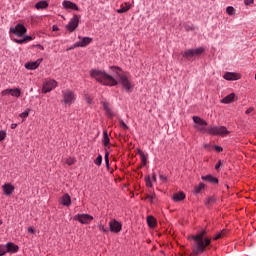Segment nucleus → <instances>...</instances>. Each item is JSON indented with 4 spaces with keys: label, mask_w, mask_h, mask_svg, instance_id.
<instances>
[{
    "label": "nucleus",
    "mask_w": 256,
    "mask_h": 256,
    "mask_svg": "<svg viewBox=\"0 0 256 256\" xmlns=\"http://www.w3.org/2000/svg\"><path fill=\"white\" fill-rule=\"evenodd\" d=\"M11 129H17V124H11Z\"/></svg>",
    "instance_id": "obj_52"
},
{
    "label": "nucleus",
    "mask_w": 256,
    "mask_h": 256,
    "mask_svg": "<svg viewBox=\"0 0 256 256\" xmlns=\"http://www.w3.org/2000/svg\"><path fill=\"white\" fill-rule=\"evenodd\" d=\"M55 87H57V81L49 80L44 83V85L42 87V92L50 93V91H53V89H55Z\"/></svg>",
    "instance_id": "obj_9"
},
{
    "label": "nucleus",
    "mask_w": 256,
    "mask_h": 256,
    "mask_svg": "<svg viewBox=\"0 0 256 256\" xmlns=\"http://www.w3.org/2000/svg\"><path fill=\"white\" fill-rule=\"evenodd\" d=\"M81 19V16L74 15L72 19L69 21V23L66 25V29L70 31V33H73L77 27H79V20Z\"/></svg>",
    "instance_id": "obj_6"
},
{
    "label": "nucleus",
    "mask_w": 256,
    "mask_h": 256,
    "mask_svg": "<svg viewBox=\"0 0 256 256\" xmlns=\"http://www.w3.org/2000/svg\"><path fill=\"white\" fill-rule=\"evenodd\" d=\"M11 89H6L2 91V95H9V93H11Z\"/></svg>",
    "instance_id": "obj_44"
},
{
    "label": "nucleus",
    "mask_w": 256,
    "mask_h": 256,
    "mask_svg": "<svg viewBox=\"0 0 256 256\" xmlns=\"http://www.w3.org/2000/svg\"><path fill=\"white\" fill-rule=\"evenodd\" d=\"M49 7V3L47 1H40L35 4L36 9H47Z\"/></svg>",
    "instance_id": "obj_21"
},
{
    "label": "nucleus",
    "mask_w": 256,
    "mask_h": 256,
    "mask_svg": "<svg viewBox=\"0 0 256 256\" xmlns=\"http://www.w3.org/2000/svg\"><path fill=\"white\" fill-rule=\"evenodd\" d=\"M146 186L147 187H153V183L151 182V180L149 178L146 179Z\"/></svg>",
    "instance_id": "obj_41"
},
{
    "label": "nucleus",
    "mask_w": 256,
    "mask_h": 256,
    "mask_svg": "<svg viewBox=\"0 0 256 256\" xmlns=\"http://www.w3.org/2000/svg\"><path fill=\"white\" fill-rule=\"evenodd\" d=\"M145 199H148L150 203H153V200L155 199V194H148Z\"/></svg>",
    "instance_id": "obj_35"
},
{
    "label": "nucleus",
    "mask_w": 256,
    "mask_h": 256,
    "mask_svg": "<svg viewBox=\"0 0 256 256\" xmlns=\"http://www.w3.org/2000/svg\"><path fill=\"white\" fill-rule=\"evenodd\" d=\"M207 235V231L203 230L199 232L197 235L192 236L194 241V254L199 255L205 251L208 245L211 244V239L205 237Z\"/></svg>",
    "instance_id": "obj_3"
},
{
    "label": "nucleus",
    "mask_w": 256,
    "mask_h": 256,
    "mask_svg": "<svg viewBox=\"0 0 256 256\" xmlns=\"http://www.w3.org/2000/svg\"><path fill=\"white\" fill-rule=\"evenodd\" d=\"M245 5H253L254 0H244Z\"/></svg>",
    "instance_id": "obj_43"
},
{
    "label": "nucleus",
    "mask_w": 256,
    "mask_h": 256,
    "mask_svg": "<svg viewBox=\"0 0 256 256\" xmlns=\"http://www.w3.org/2000/svg\"><path fill=\"white\" fill-rule=\"evenodd\" d=\"M246 115H249L250 113H253V108H249L246 110Z\"/></svg>",
    "instance_id": "obj_48"
},
{
    "label": "nucleus",
    "mask_w": 256,
    "mask_h": 256,
    "mask_svg": "<svg viewBox=\"0 0 256 256\" xmlns=\"http://www.w3.org/2000/svg\"><path fill=\"white\" fill-rule=\"evenodd\" d=\"M222 234L218 233L215 237H214V241H217V239H221Z\"/></svg>",
    "instance_id": "obj_47"
},
{
    "label": "nucleus",
    "mask_w": 256,
    "mask_h": 256,
    "mask_svg": "<svg viewBox=\"0 0 256 256\" xmlns=\"http://www.w3.org/2000/svg\"><path fill=\"white\" fill-rule=\"evenodd\" d=\"M14 41H15V43H18L19 45H23V43H25V38L20 39V40L15 39Z\"/></svg>",
    "instance_id": "obj_40"
},
{
    "label": "nucleus",
    "mask_w": 256,
    "mask_h": 256,
    "mask_svg": "<svg viewBox=\"0 0 256 256\" xmlns=\"http://www.w3.org/2000/svg\"><path fill=\"white\" fill-rule=\"evenodd\" d=\"M77 99V95H75V92H73L70 89L62 91V103L64 105L71 106L73 103H75V100Z\"/></svg>",
    "instance_id": "obj_4"
},
{
    "label": "nucleus",
    "mask_w": 256,
    "mask_h": 256,
    "mask_svg": "<svg viewBox=\"0 0 256 256\" xmlns=\"http://www.w3.org/2000/svg\"><path fill=\"white\" fill-rule=\"evenodd\" d=\"M109 227L112 233H120L122 229L120 222L115 219L109 222Z\"/></svg>",
    "instance_id": "obj_11"
},
{
    "label": "nucleus",
    "mask_w": 256,
    "mask_h": 256,
    "mask_svg": "<svg viewBox=\"0 0 256 256\" xmlns=\"http://www.w3.org/2000/svg\"><path fill=\"white\" fill-rule=\"evenodd\" d=\"M173 201H183L185 199V193L183 192H178L175 193L172 197Z\"/></svg>",
    "instance_id": "obj_22"
},
{
    "label": "nucleus",
    "mask_w": 256,
    "mask_h": 256,
    "mask_svg": "<svg viewBox=\"0 0 256 256\" xmlns=\"http://www.w3.org/2000/svg\"><path fill=\"white\" fill-rule=\"evenodd\" d=\"M74 221H79L82 225H89L93 221V216L89 214H77L74 216Z\"/></svg>",
    "instance_id": "obj_7"
},
{
    "label": "nucleus",
    "mask_w": 256,
    "mask_h": 256,
    "mask_svg": "<svg viewBox=\"0 0 256 256\" xmlns=\"http://www.w3.org/2000/svg\"><path fill=\"white\" fill-rule=\"evenodd\" d=\"M7 253V247L5 245L0 244V256L6 255Z\"/></svg>",
    "instance_id": "obj_31"
},
{
    "label": "nucleus",
    "mask_w": 256,
    "mask_h": 256,
    "mask_svg": "<svg viewBox=\"0 0 256 256\" xmlns=\"http://www.w3.org/2000/svg\"><path fill=\"white\" fill-rule=\"evenodd\" d=\"M27 41H33V37H31V36H25V37H24V42L27 43Z\"/></svg>",
    "instance_id": "obj_42"
},
{
    "label": "nucleus",
    "mask_w": 256,
    "mask_h": 256,
    "mask_svg": "<svg viewBox=\"0 0 256 256\" xmlns=\"http://www.w3.org/2000/svg\"><path fill=\"white\" fill-rule=\"evenodd\" d=\"M138 155H140L143 165H147V156H145V153L142 150H138Z\"/></svg>",
    "instance_id": "obj_27"
},
{
    "label": "nucleus",
    "mask_w": 256,
    "mask_h": 256,
    "mask_svg": "<svg viewBox=\"0 0 256 256\" xmlns=\"http://www.w3.org/2000/svg\"><path fill=\"white\" fill-rule=\"evenodd\" d=\"M221 165H222L221 161H219V162L216 164V166H215L216 171H219V167H221Z\"/></svg>",
    "instance_id": "obj_46"
},
{
    "label": "nucleus",
    "mask_w": 256,
    "mask_h": 256,
    "mask_svg": "<svg viewBox=\"0 0 256 256\" xmlns=\"http://www.w3.org/2000/svg\"><path fill=\"white\" fill-rule=\"evenodd\" d=\"M222 77H223V79H225V75H223Z\"/></svg>",
    "instance_id": "obj_57"
},
{
    "label": "nucleus",
    "mask_w": 256,
    "mask_h": 256,
    "mask_svg": "<svg viewBox=\"0 0 256 256\" xmlns=\"http://www.w3.org/2000/svg\"><path fill=\"white\" fill-rule=\"evenodd\" d=\"M205 50L201 47L195 48V49H188L184 52H182V56L184 59H187L188 61H191V59L195 57H199Z\"/></svg>",
    "instance_id": "obj_5"
},
{
    "label": "nucleus",
    "mask_w": 256,
    "mask_h": 256,
    "mask_svg": "<svg viewBox=\"0 0 256 256\" xmlns=\"http://www.w3.org/2000/svg\"><path fill=\"white\" fill-rule=\"evenodd\" d=\"M20 117L22 119H27V117H29V111H24L20 114Z\"/></svg>",
    "instance_id": "obj_36"
},
{
    "label": "nucleus",
    "mask_w": 256,
    "mask_h": 256,
    "mask_svg": "<svg viewBox=\"0 0 256 256\" xmlns=\"http://www.w3.org/2000/svg\"><path fill=\"white\" fill-rule=\"evenodd\" d=\"M109 134L107 133V131L103 132V145L104 147H107V145H109Z\"/></svg>",
    "instance_id": "obj_26"
},
{
    "label": "nucleus",
    "mask_w": 256,
    "mask_h": 256,
    "mask_svg": "<svg viewBox=\"0 0 256 256\" xmlns=\"http://www.w3.org/2000/svg\"><path fill=\"white\" fill-rule=\"evenodd\" d=\"M152 179L153 181H157V176L153 175Z\"/></svg>",
    "instance_id": "obj_54"
},
{
    "label": "nucleus",
    "mask_w": 256,
    "mask_h": 256,
    "mask_svg": "<svg viewBox=\"0 0 256 256\" xmlns=\"http://www.w3.org/2000/svg\"><path fill=\"white\" fill-rule=\"evenodd\" d=\"M225 133L228 134L229 132L227 130H225Z\"/></svg>",
    "instance_id": "obj_56"
},
{
    "label": "nucleus",
    "mask_w": 256,
    "mask_h": 256,
    "mask_svg": "<svg viewBox=\"0 0 256 256\" xmlns=\"http://www.w3.org/2000/svg\"><path fill=\"white\" fill-rule=\"evenodd\" d=\"M237 99V95H235V93H231L225 97V103H234Z\"/></svg>",
    "instance_id": "obj_20"
},
{
    "label": "nucleus",
    "mask_w": 256,
    "mask_h": 256,
    "mask_svg": "<svg viewBox=\"0 0 256 256\" xmlns=\"http://www.w3.org/2000/svg\"><path fill=\"white\" fill-rule=\"evenodd\" d=\"M111 69H114L116 71V75L118 77L117 79L113 78V76L107 74V72L103 70H91L90 76L92 79H95L98 81V83H101L102 85H107L108 87H115V85H122V88L126 93H132L133 87L135 85L133 82H131V76L127 72L119 73V71H122L121 68L112 66Z\"/></svg>",
    "instance_id": "obj_1"
},
{
    "label": "nucleus",
    "mask_w": 256,
    "mask_h": 256,
    "mask_svg": "<svg viewBox=\"0 0 256 256\" xmlns=\"http://www.w3.org/2000/svg\"><path fill=\"white\" fill-rule=\"evenodd\" d=\"M120 127H122V129H124L125 131H127V129H129V126H127V124H125V122H123V120H120Z\"/></svg>",
    "instance_id": "obj_37"
},
{
    "label": "nucleus",
    "mask_w": 256,
    "mask_h": 256,
    "mask_svg": "<svg viewBox=\"0 0 256 256\" xmlns=\"http://www.w3.org/2000/svg\"><path fill=\"white\" fill-rule=\"evenodd\" d=\"M226 13H228L229 15H235V8H233L232 6H228L226 8Z\"/></svg>",
    "instance_id": "obj_30"
},
{
    "label": "nucleus",
    "mask_w": 256,
    "mask_h": 256,
    "mask_svg": "<svg viewBox=\"0 0 256 256\" xmlns=\"http://www.w3.org/2000/svg\"><path fill=\"white\" fill-rule=\"evenodd\" d=\"M147 224L151 227L154 228L157 226V220L153 216H148L147 217Z\"/></svg>",
    "instance_id": "obj_23"
},
{
    "label": "nucleus",
    "mask_w": 256,
    "mask_h": 256,
    "mask_svg": "<svg viewBox=\"0 0 256 256\" xmlns=\"http://www.w3.org/2000/svg\"><path fill=\"white\" fill-rule=\"evenodd\" d=\"M7 137V132L6 131H0V141H3Z\"/></svg>",
    "instance_id": "obj_38"
},
{
    "label": "nucleus",
    "mask_w": 256,
    "mask_h": 256,
    "mask_svg": "<svg viewBox=\"0 0 256 256\" xmlns=\"http://www.w3.org/2000/svg\"><path fill=\"white\" fill-rule=\"evenodd\" d=\"M62 5H63L64 9H71L73 11H79V7L74 2L65 0L62 2Z\"/></svg>",
    "instance_id": "obj_13"
},
{
    "label": "nucleus",
    "mask_w": 256,
    "mask_h": 256,
    "mask_svg": "<svg viewBox=\"0 0 256 256\" xmlns=\"http://www.w3.org/2000/svg\"><path fill=\"white\" fill-rule=\"evenodd\" d=\"M92 39L90 37H83L80 41L76 42L73 47L69 48L68 51L71 49H75V47H87L89 43H91Z\"/></svg>",
    "instance_id": "obj_10"
},
{
    "label": "nucleus",
    "mask_w": 256,
    "mask_h": 256,
    "mask_svg": "<svg viewBox=\"0 0 256 256\" xmlns=\"http://www.w3.org/2000/svg\"><path fill=\"white\" fill-rule=\"evenodd\" d=\"M28 233H32L33 234V233H35V230L32 227H29L28 228Z\"/></svg>",
    "instance_id": "obj_49"
},
{
    "label": "nucleus",
    "mask_w": 256,
    "mask_h": 256,
    "mask_svg": "<svg viewBox=\"0 0 256 256\" xmlns=\"http://www.w3.org/2000/svg\"><path fill=\"white\" fill-rule=\"evenodd\" d=\"M215 151H217V153H221V151H223V147L215 146Z\"/></svg>",
    "instance_id": "obj_45"
},
{
    "label": "nucleus",
    "mask_w": 256,
    "mask_h": 256,
    "mask_svg": "<svg viewBox=\"0 0 256 256\" xmlns=\"http://www.w3.org/2000/svg\"><path fill=\"white\" fill-rule=\"evenodd\" d=\"M194 121V129L199 131L200 133H208V135H223L225 133V127H208L207 128V121L202 119L199 116L192 117Z\"/></svg>",
    "instance_id": "obj_2"
},
{
    "label": "nucleus",
    "mask_w": 256,
    "mask_h": 256,
    "mask_svg": "<svg viewBox=\"0 0 256 256\" xmlns=\"http://www.w3.org/2000/svg\"><path fill=\"white\" fill-rule=\"evenodd\" d=\"M104 159H105L106 167H109V152L108 151L105 152Z\"/></svg>",
    "instance_id": "obj_34"
},
{
    "label": "nucleus",
    "mask_w": 256,
    "mask_h": 256,
    "mask_svg": "<svg viewBox=\"0 0 256 256\" xmlns=\"http://www.w3.org/2000/svg\"><path fill=\"white\" fill-rule=\"evenodd\" d=\"M10 94L12 95V97H21V89H10Z\"/></svg>",
    "instance_id": "obj_25"
},
{
    "label": "nucleus",
    "mask_w": 256,
    "mask_h": 256,
    "mask_svg": "<svg viewBox=\"0 0 256 256\" xmlns=\"http://www.w3.org/2000/svg\"><path fill=\"white\" fill-rule=\"evenodd\" d=\"M241 79V74L237 72H226L225 73V80L226 81H239Z\"/></svg>",
    "instance_id": "obj_12"
},
{
    "label": "nucleus",
    "mask_w": 256,
    "mask_h": 256,
    "mask_svg": "<svg viewBox=\"0 0 256 256\" xmlns=\"http://www.w3.org/2000/svg\"><path fill=\"white\" fill-rule=\"evenodd\" d=\"M75 163V159H73V158H68L67 160H66V164L67 165H73Z\"/></svg>",
    "instance_id": "obj_39"
},
{
    "label": "nucleus",
    "mask_w": 256,
    "mask_h": 256,
    "mask_svg": "<svg viewBox=\"0 0 256 256\" xmlns=\"http://www.w3.org/2000/svg\"><path fill=\"white\" fill-rule=\"evenodd\" d=\"M193 27L186 26V31H190Z\"/></svg>",
    "instance_id": "obj_53"
},
{
    "label": "nucleus",
    "mask_w": 256,
    "mask_h": 256,
    "mask_svg": "<svg viewBox=\"0 0 256 256\" xmlns=\"http://www.w3.org/2000/svg\"><path fill=\"white\" fill-rule=\"evenodd\" d=\"M88 103H91V100H88Z\"/></svg>",
    "instance_id": "obj_58"
},
{
    "label": "nucleus",
    "mask_w": 256,
    "mask_h": 256,
    "mask_svg": "<svg viewBox=\"0 0 256 256\" xmlns=\"http://www.w3.org/2000/svg\"><path fill=\"white\" fill-rule=\"evenodd\" d=\"M225 231V229L222 230V233Z\"/></svg>",
    "instance_id": "obj_59"
},
{
    "label": "nucleus",
    "mask_w": 256,
    "mask_h": 256,
    "mask_svg": "<svg viewBox=\"0 0 256 256\" xmlns=\"http://www.w3.org/2000/svg\"><path fill=\"white\" fill-rule=\"evenodd\" d=\"M4 195H11V193H13V191H15V187L13 185H11L10 183H6L2 186Z\"/></svg>",
    "instance_id": "obj_15"
},
{
    "label": "nucleus",
    "mask_w": 256,
    "mask_h": 256,
    "mask_svg": "<svg viewBox=\"0 0 256 256\" xmlns=\"http://www.w3.org/2000/svg\"><path fill=\"white\" fill-rule=\"evenodd\" d=\"M102 105H103L104 111H106L107 117H109L110 119H112V117H113V111H111V107H109V103L104 100V101H102Z\"/></svg>",
    "instance_id": "obj_17"
},
{
    "label": "nucleus",
    "mask_w": 256,
    "mask_h": 256,
    "mask_svg": "<svg viewBox=\"0 0 256 256\" xmlns=\"http://www.w3.org/2000/svg\"><path fill=\"white\" fill-rule=\"evenodd\" d=\"M221 103H225V98H222V99H221Z\"/></svg>",
    "instance_id": "obj_55"
},
{
    "label": "nucleus",
    "mask_w": 256,
    "mask_h": 256,
    "mask_svg": "<svg viewBox=\"0 0 256 256\" xmlns=\"http://www.w3.org/2000/svg\"><path fill=\"white\" fill-rule=\"evenodd\" d=\"M10 33L17 35V37H23L27 33V28L23 24H17L15 27L10 28Z\"/></svg>",
    "instance_id": "obj_8"
},
{
    "label": "nucleus",
    "mask_w": 256,
    "mask_h": 256,
    "mask_svg": "<svg viewBox=\"0 0 256 256\" xmlns=\"http://www.w3.org/2000/svg\"><path fill=\"white\" fill-rule=\"evenodd\" d=\"M41 65V60H37L35 62H28L25 64V69H30L31 71H34V69H37Z\"/></svg>",
    "instance_id": "obj_16"
},
{
    "label": "nucleus",
    "mask_w": 256,
    "mask_h": 256,
    "mask_svg": "<svg viewBox=\"0 0 256 256\" xmlns=\"http://www.w3.org/2000/svg\"><path fill=\"white\" fill-rule=\"evenodd\" d=\"M213 203H215V199L212 196H209L208 198H206L205 205H207V207H211Z\"/></svg>",
    "instance_id": "obj_28"
},
{
    "label": "nucleus",
    "mask_w": 256,
    "mask_h": 256,
    "mask_svg": "<svg viewBox=\"0 0 256 256\" xmlns=\"http://www.w3.org/2000/svg\"><path fill=\"white\" fill-rule=\"evenodd\" d=\"M52 31H59V27H57V25H54V26L52 27Z\"/></svg>",
    "instance_id": "obj_50"
},
{
    "label": "nucleus",
    "mask_w": 256,
    "mask_h": 256,
    "mask_svg": "<svg viewBox=\"0 0 256 256\" xmlns=\"http://www.w3.org/2000/svg\"><path fill=\"white\" fill-rule=\"evenodd\" d=\"M202 181H207L208 183H212L213 185H217V183H219V179L213 177L212 175L202 176Z\"/></svg>",
    "instance_id": "obj_18"
},
{
    "label": "nucleus",
    "mask_w": 256,
    "mask_h": 256,
    "mask_svg": "<svg viewBox=\"0 0 256 256\" xmlns=\"http://www.w3.org/2000/svg\"><path fill=\"white\" fill-rule=\"evenodd\" d=\"M160 179L161 181H167V177H165L164 175H160Z\"/></svg>",
    "instance_id": "obj_51"
},
{
    "label": "nucleus",
    "mask_w": 256,
    "mask_h": 256,
    "mask_svg": "<svg viewBox=\"0 0 256 256\" xmlns=\"http://www.w3.org/2000/svg\"><path fill=\"white\" fill-rule=\"evenodd\" d=\"M202 189H205V184L200 183L198 187H196V193H201Z\"/></svg>",
    "instance_id": "obj_33"
},
{
    "label": "nucleus",
    "mask_w": 256,
    "mask_h": 256,
    "mask_svg": "<svg viewBox=\"0 0 256 256\" xmlns=\"http://www.w3.org/2000/svg\"><path fill=\"white\" fill-rule=\"evenodd\" d=\"M131 9V5L125 3V5H121V7L117 10V13H127Z\"/></svg>",
    "instance_id": "obj_24"
},
{
    "label": "nucleus",
    "mask_w": 256,
    "mask_h": 256,
    "mask_svg": "<svg viewBox=\"0 0 256 256\" xmlns=\"http://www.w3.org/2000/svg\"><path fill=\"white\" fill-rule=\"evenodd\" d=\"M4 246L6 247V253H17V251H19V246L12 242H9Z\"/></svg>",
    "instance_id": "obj_14"
},
{
    "label": "nucleus",
    "mask_w": 256,
    "mask_h": 256,
    "mask_svg": "<svg viewBox=\"0 0 256 256\" xmlns=\"http://www.w3.org/2000/svg\"><path fill=\"white\" fill-rule=\"evenodd\" d=\"M98 229H99V231H102V233H109V229L105 228V226H103V224H99Z\"/></svg>",
    "instance_id": "obj_32"
},
{
    "label": "nucleus",
    "mask_w": 256,
    "mask_h": 256,
    "mask_svg": "<svg viewBox=\"0 0 256 256\" xmlns=\"http://www.w3.org/2000/svg\"><path fill=\"white\" fill-rule=\"evenodd\" d=\"M61 203L65 207H69V205H71V196H69V194H64L61 198Z\"/></svg>",
    "instance_id": "obj_19"
},
{
    "label": "nucleus",
    "mask_w": 256,
    "mask_h": 256,
    "mask_svg": "<svg viewBox=\"0 0 256 256\" xmlns=\"http://www.w3.org/2000/svg\"><path fill=\"white\" fill-rule=\"evenodd\" d=\"M95 165H98L100 167L101 163H103V156L98 155V157L94 161Z\"/></svg>",
    "instance_id": "obj_29"
}]
</instances>
